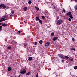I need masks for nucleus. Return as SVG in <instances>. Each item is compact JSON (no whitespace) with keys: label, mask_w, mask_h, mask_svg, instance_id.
I'll use <instances>...</instances> for the list:
<instances>
[{"label":"nucleus","mask_w":77,"mask_h":77,"mask_svg":"<svg viewBox=\"0 0 77 77\" xmlns=\"http://www.w3.org/2000/svg\"><path fill=\"white\" fill-rule=\"evenodd\" d=\"M75 10H77V5H76L74 7Z\"/></svg>","instance_id":"nucleus-23"},{"label":"nucleus","mask_w":77,"mask_h":77,"mask_svg":"<svg viewBox=\"0 0 77 77\" xmlns=\"http://www.w3.org/2000/svg\"><path fill=\"white\" fill-rule=\"evenodd\" d=\"M71 50H74V51H75L76 50L75 48H74L73 47H72L70 48Z\"/></svg>","instance_id":"nucleus-17"},{"label":"nucleus","mask_w":77,"mask_h":77,"mask_svg":"<svg viewBox=\"0 0 77 77\" xmlns=\"http://www.w3.org/2000/svg\"><path fill=\"white\" fill-rule=\"evenodd\" d=\"M58 56L60 57L61 58V59H65V57H63V56L62 55L58 54Z\"/></svg>","instance_id":"nucleus-3"},{"label":"nucleus","mask_w":77,"mask_h":77,"mask_svg":"<svg viewBox=\"0 0 77 77\" xmlns=\"http://www.w3.org/2000/svg\"><path fill=\"white\" fill-rule=\"evenodd\" d=\"M2 24V23H0V25H1V24Z\"/></svg>","instance_id":"nucleus-49"},{"label":"nucleus","mask_w":77,"mask_h":77,"mask_svg":"<svg viewBox=\"0 0 77 77\" xmlns=\"http://www.w3.org/2000/svg\"><path fill=\"white\" fill-rule=\"evenodd\" d=\"M1 8H0V9Z\"/></svg>","instance_id":"nucleus-53"},{"label":"nucleus","mask_w":77,"mask_h":77,"mask_svg":"<svg viewBox=\"0 0 77 77\" xmlns=\"http://www.w3.org/2000/svg\"><path fill=\"white\" fill-rule=\"evenodd\" d=\"M13 77H17L16 76H13Z\"/></svg>","instance_id":"nucleus-48"},{"label":"nucleus","mask_w":77,"mask_h":77,"mask_svg":"<svg viewBox=\"0 0 77 77\" xmlns=\"http://www.w3.org/2000/svg\"><path fill=\"white\" fill-rule=\"evenodd\" d=\"M4 6V4H0V8H2Z\"/></svg>","instance_id":"nucleus-18"},{"label":"nucleus","mask_w":77,"mask_h":77,"mask_svg":"<svg viewBox=\"0 0 77 77\" xmlns=\"http://www.w3.org/2000/svg\"><path fill=\"white\" fill-rule=\"evenodd\" d=\"M39 58V57H37V60H38V58Z\"/></svg>","instance_id":"nucleus-50"},{"label":"nucleus","mask_w":77,"mask_h":77,"mask_svg":"<svg viewBox=\"0 0 77 77\" xmlns=\"http://www.w3.org/2000/svg\"><path fill=\"white\" fill-rule=\"evenodd\" d=\"M64 57L65 58H66V59H69V57L67 56H65Z\"/></svg>","instance_id":"nucleus-20"},{"label":"nucleus","mask_w":77,"mask_h":77,"mask_svg":"<svg viewBox=\"0 0 77 77\" xmlns=\"http://www.w3.org/2000/svg\"><path fill=\"white\" fill-rule=\"evenodd\" d=\"M7 49L8 50H11L12 49V47L11 46L8 47L7 48Z\"/></svg>","instance_id":"nucleus-14"},{"label":"nucleus","mask_w":77,"mask_h":77,"mask_svg":"<svg viewBox=\"0 0 77 77\" xmlns=\"http://www.w3.org/2000/svg\"><path fill=\"white\" fill-rule=\"evenodd\" d=\"M23 71H21L20 72V74H24L26 72V70L24 69H23Z\"/></svg>","instance_id":"nucleus-2"},{"label":"nucleus","mask_w":77,"mask_h":77,"mask_svg":"<svg viewBox=\"0 0 77 77\" xmlns=\"http://www.w3.org/2000/svg\"><path fill=\"white\" fill-rule=\"evenodd\" d=\"M29 0V1H31V0Z\"/></svg>","instance_id":"nucleus-52"},{"label":"nucleus","mask_w":77,"mask_h":77,"mask_svg":"<svg viewBox=\"0 0 77 77\" xmlns=\"http://www.w3.org/2000/svg\"><path fill=\"white\" fill-rule=\"evenodd\" d=\"M69 17H70L71 19H72L73 18V16L72 15H71L70 16H69Z\"/></svg>","instance_id":"nucleus-28"},{"label":"nucleus","mask_w":77,"mask_h":77,"mask_svg":"<svg viewBox=\"0 0 77 77\" xmlns=\"http://www.w3.org/2000/svg\"><path fill=\"white\" fill-rule=\"evenodd\" d=\"M58 38V37H55L53 39V41H56V40H57V39Z\"/></svg>","instance_id":"nucleus-9"},{"label":"nucleus","mask_w":77,"mask_h":77,"mask_svg":"<svg viewBox=\"0 0 77 77\" xmlns=\"http://www.w3.org/2000/svg\"><path fill=\"white\" fill-rule=\"evenodd\" d=\"M23 11H26L27 10V7H25L23 8Z\"/></svg>","instance_id":"nucleus-10"},{"label":"nucleus","mask_w":77,"mask_h":77,"mask_svg":"<svg viewBox=\"0 0 77 77\" xmlns=\"http://www.w3.org/2000/svg\"><path fill=\"white\" fill-rule=\"evenodd\" d=\"M24 45H25V46H27V43L25 44Z\"/></svg>","instance_id":"nucleus-39"},{"label":"nucleus","mask_w":77,"mask_h":77,"mask_svg":"<svg viewBox=\"0 0 77 77\" xmlns=\"http://www.w3.org/2000/svg\"><path fill=\"white\" fill-rule=\"evenodd\" d=\"M32 60V58L31 57H29L28 59V60L29 61H31Z\"/></svg>","instance_id":"nucleus-16"},{"label":"nucleus","mask_w":77,"mask_h":77,"mask_svg":"<svg viewBox=\"0 0 77 77\" xmlns=\"http://www.w3.org/2000/svg\"><path fill=\"white\" fill-rule=\"evenodd\" d=\"M71 15V13L70 12H69L66 14L67 16H68V15Z\"/></svg>","instance_id":"nucleus-8"},{"label":"nucleus","mask_w":77,"mask_h":77,"mask_svg":"<svg viewBox=\"0 0 77 77\" xmlns=\"http://www.w3.org/2000/svg\"><path fill=\"white\" fill-rule=\"evenodd\" d=\"M68 20L69 21H71V18H69Z\"/></svg>","instance_id":"nucleus-33"},{"label":"nucleus","mask_w":77,"mask_h":77,"mask_svg":"<svg viewBox=\"0 0 77 77\" xmlns=\"http://www.w3.org/2000/svg\"><path fill=\"white\" fill-rule=\"evenodd\" d=\"M43 42V41L42 40H40L39 42V43L40 44H42Z\"/></svg>","instance_id":"nucleus-22"},{"label":"nucleus","mask_w":77,"mask_h":77,"mask_svg":"<svg viewBox=\"0 0 77 77\" xmlns=\"http://www.w3.org/2000/svg\"><path fill=\"white\" fill-rule=\"evenodd\" d=\"M6 9H9V7H7V8Z\"/></svg>","instance_id":"nucleus-42"},{"label":"nucleus","mask_w":77,"mask_h":77,"mask_svg":"<svg viewBox=\"0 0 77 77\" xmlns=\"http://www.w3.org/2000/svg\"><path fill=\"white\" fill-rule=\"evenodd\" d=\"M42 19H44L45 18V17H44V16H42Z\"/></svg>","instance_id":"nucleus-32"},{"label":"nucleus","mask_w":77,"mask_h":77,"mask_svg":"<svg viewBox=\"0 0 77 77\" xmlns=\"http://www.w3.org/2000/svg\"><path fill=\"white\" fill-rule=\"evenodd\" d=\"M63 22V21L62 20H59L58 22H57V24L58 25H60V24H62Z\"/></svg>","instance_id":"nucleus-1"},{"label":"nucleus","mask_w":77,"mask_h":77,"mask_svg":"<svg viewBox=\"0 0 77 77\" xmlns=\"http://www.w3.org/2000/svg\"><path fill=\"white\" fill-rule=\"evenodd\" d=\"M75 2H77V0H75Z\"/></svg>","instance_id":"nucleus-44"},{"label":"nucleus","mask_w":77,"mask_h":77,"mask_svg":"<svg viewBox=\"0 0 77 77\" xmlns=\"http://www.w3.org/2000/svg\"><path fill=\"white\" fill-rule=\"evenodd\" d=\"M10 17H14V15L11 14L10 15Z\"/></svg>","instance_id":"nucleus-36"},{"label":"nucleus","mask_w":77,"mask_h":77,"mask_svg":"<svg viewBox=\"0 0 77 77\" xmlns=\"http://www.w3.org/2000/svg\"><path fill=\"white\" fill-rule=\"evenodd\" d=\"M25 69H27V68H26V67L25 66Z\"/></svg>","instance_id":"nucleus-47"},{"label":"nucleus","mask_w":77,"mask_h":77,"mask_svg":"<svg viewBox=\"0 0 77 77\" xmlns=\"http://www.w3.org/2000/svg\"><path fill=\"white\" fill-rule=\"evenodd\" d=\"M49 45H50V42H48L45 44V46L46 47H48V46H49Z\"/></svg>","instance_id":"nucleus-5"},{"label":"nucleus","mask_w":77,"mask_h":77,"mask_svg":"<svg viewBox=\"0 0 77 77\" xmlns=\"http://www.w3.org/2000/svg\"><path fill=\"white\" fill-rule=\"evenodd\" d=\"M36 77H39V75H38V73L36 74Z\"/></svg>","instance_id":"nucleus-35"},{"label":"nucleus","mask_w":77,"mask_h":77,"mask_svg":"<svg viewBox=\"0 0 77 77\" xmlns=\"http://www.w3.org/2000/svg\"><path fill=\"white\" fill-rule=\"evenodd\" d=\"M7 14V13L6 12H5V15H6Z\"/></svg>","instance_id":"nucleus-43"},{"label":"nucleus","mask_w":77,"mask_h":77,"mask_svg":"<svg viewBox=\"0 0 77 77\" xmlns=\"http://www.w3.org/2000/svg\"><path fill=\"white\" fill-rule=\"evenodd\" d=\"M34 7L35 9H36L37 11H39V8L37 7H36V6H35Z\"/></svg>","instance_id":"nucleus-11"},{"label":"nucleus","mask_w":77,"mask_h":77,"mask_svg":"<svg viewBox=\"0 0 77 77\" xmlns=\"http://www.w3.org/2000/svg\"><path fill=\"white\" fill-rule=\"evenodd\" d=\"M74 38H72V40L73 41H74Z\"/></svg>","instance_id":"nucleus-41"},{"label":"nucleus","mask_w":77,"mask_h":77,"mask_svg":"<svg viewBox=\"0 0 77 77\" xmlns=\"http://www.w3.org/2000/svg\"><path fill=\"white\" fill-rule=\"evenodd\" d=\"M69 8H71V7H70V6H69Z\"/></svg>","instance_id":"nucleus-51"},{"label":"nucleus","mask_w":77,"mask_h":77,"mask_svg":"<svg viewBox=\"0 0 77 77\" xmlns=\"http://www.w3.org/2000/svg\"><path fill=\"white\" fill-rule=\"evenodd\" d=\"M28 3H29V4H31V3H32V1H29Z\"/></svg>","instance_id":"nucleus-27"},{"label":"nucleus","mask_w":77,"mask_h":77,"mask_svg":"<svg viewBox=\"0 0 77 77\" xmlns=\"http://www.w3.org/2000/svg\"><path fill=\"white\" fill-rule=\"evenodd\" d=\"M37 44H38V43H37V42H35V45H37Z\"/></svg>","instance_id":"nucleus-31"},{"label":"nucleus","mask_w":77,"mask_h":77,"mask_svg":"<svg viewBox=\"0 0 77 77\" xmlns=\"http://www.w3.org/2000/svg\"><path fill=\"white\" fill-rule=\"evenodd\" d=\"M35 20L37 21H39V20H40V19H39V17L38 16L36 17Z\"/></svg>","instance_id":"nucleus-6"},{"label":"nucleus","mask_w":77,"mask_h":77,"mask_svg":"<svg viewBox=\"0 0 77 77\" xmlns=\"http://www.w3.org/2000/svg\"><path fill=\"white\" fill-rule=\"evenodd\" d=\"M51 36H54V32H52V33L51 34Z\"/></svg>","instance_id":"nucleus-24"},{"label":"nucleus","mask_w":77,"mask_h":77,"mask_svg":"<svg viewBox=\"0 0 77 77\" xmlns=\"http://www.w3.org/2000/svg\"><path fill=\"white\" fill-rule=\"evenodd\" d=\"M61 61H62V62H65V60H62Z\"/></svg>","instance_id":"nucleus-38"},{"label":"nucleus","mask_w":77,"mask_h":77,"mask_svg":"<svg viewBox=\"0 0 77 77\" xmlns=\"http://www.w3.org/2000/svg\"><path fill=\"white\" fill-rule=\"evenodd\" d=\"M3 17H4V18H8V15H5V16H3Z\"/></svg>","instance_id":"nucleus-19"},{"label":"nucleus","mask_w":77,"mask_h":77,"mask_svg":"<svg viewBox=\"0 0 77 77\" xmlns=\"http://www.w3.org/2000/svg\"><path fill=\"white\" fill-rule=\"evenodd\" d=\"M6 19H5L4 17L1 18L0 20V22H2V21H5L6 20Z\"/></svg>","instance_id":"nucleus-4"},{"label":"nucleus","mask_w":77,"mask_h":77,"mask_svg":"<svg viewBox=\"0 0 77 77\" xmlns=\"http://www.w3.org/2000/svg\"><path fill=\"white\" fill-rule=\"evenodd\" d=\"M69 60L72 61L73 60H74L72 59H71V58H69Z\"/></svg>","instance_id":"nucleus-21"},{"label":"nucleus","mask_w":77,"mask_h":77,"mask_svg":"<svg viewBox=\"0 0 77 77\" xmlns=\"http://www.w3.org/2000/svg\"><path fill=\"white\" fill-rule=\"evenodd\" d=\"M2 26H0V32H1V31H2Z\"/></svg>","instance_id":"nucleus-26"},{"label":"nucleus","mask_w":77,"mask_h":77,"mask_svg":"<svg viewBox=\"0 0 77 77\" xmlns=\"http://www.w3.org/2000/svg\"><path fill=\"white\" fill-rule=\"evenodd\" d=\"M31 73V72L29 71L28 73H26V75H29Z\"/></svg>","instance_id":"nucleus-12"},{"label":"nucleus","mask_w":77,"mask_h":77,"mask_svg":"<svg viewBox=\"0 0 77 77\" xmlns=\"http://www.w3.org/2000/svg\"><path fill=\"white\" fill-rule=\"evenodd\" d=\"M18 33L19 34H20V33H21V31L20 30L19 31Z\"/></svg>","instance_id":"nucleus-37"},{"label":"nucleus","mask_w":77,"mask_h":77,"mask_svg":"<svg viewBox=\"0 0 77 77\" xmlns=\"http://www.w3.org/2000/svg\"><path fill=\"white\" fill-rule=\"evenodd\" d=\"M21 77V75H19V76H18V77Z\"/></svg>","instance_id":"nucleus-45"},{"label":"nucleus","mask_w":77,"mask_h":77,"mask_svg":"<svg viewBox=\"0 0 77 77\" xmlns=\"http://www.w3.org/2000/svg\"><path fill=\"white\" fill-rule=\"evenodd\" d=\"M57 20H58V19H59V17L58 16L57 17Z\"/></svg>","instance_id":"nucleus-40"},{"label":"nucleus","mask_w":77,"mask_h":77,"mask_svg":"<svg viewBox=\"0 0 77 77\" xmlns=\"http://www.w3.org/2000/svg\"><path fill=\"white\" fill-rule=\"evenodd\" d=\"M39 23H40V24H43V23H42V21L41 20H39Z\"/></svg>","instance_id":"nucleus-13"},{"label":"nucleus","mask_w":77,"mask_h":77,"mask_svg":"<svg viewBox=\"0 0 77 77\" xmlns=\"http://www.w3.org/2000/svg\"><path fill=\"white\" fill-rule=\"evenodd\" d=\"M14 11L13 10L12 11H11V14H14Z\"/></svg>","instance_id":"nucleus-34"},{"label":"nucleus","mask_w":77,"mask_h":77,"mask_svg":"<svg viewBox=\"0 0 77 77\" xmlns=\"http://www.w3.org/2000/svg\"><path fill=\"white\" fill-rule=\"evenodd\" d=\"M63 11L64 13L66 12V11H65V10L64 9H63Z\"/></svg>","instance_id":"nucleus-29"},{"label":"nucleus","mask_w":77,"mask_h":77,"mask_svg":"<svg viewBox=\"0 0 77 77\" xmlns=\"http://www.w3.org/2000/svg\"><path fill=\"white\" fill-rule=\"evenodd\" d=\"M6 8V6L5 5H4V6H3V9H5V8Z\"/></svg>","instance_id":"nucleus-25"},{"label":"nucleus","mask_w":77,"mask_h":77,"mask_svg":"<svg viewBox=\"0 0 77 77\" xmlns=\"http://www.w3.org/2000/svg\"><path fill=\"white\" fill-rule=\"evenodd\" d=\"M11 69H12V68L11 67H9L8 68V70L9 71H11Z\"/></svg>","instance_id":"nucleus-7"},{"label":"nucleus","mask_w":77,"mask_h":77,"mask_svg":"<svg viewBox=\"0 0 77 77\" xmlns=\"http://www.w3.org/2000/svg\"><path fill=\"white\" fill-rule=\"evenodd\" d=\"M8 44H10V42H8Z\"/></svg>","instance_id":"nucleus-46"},{"label":"nucleus","mask_w":77,"mask_h":77,"mask_svg":"<svg viewBox=\"0 0 77 77\" xmlns=\"http://www.w3.org/2000/svg\"><path fill=\"white\" fill-rule=\"evenodd\" d=\"M74 69H77V66H75L74 67Z\"/></svg>","instance_id":"nucleus-30"},{"label":"nucleus","mask_w":77,"mask_h":77,"mask_svg":"<svg viewBox=\"0 0 77 77\" xmlns=\"http://www.w3.org/2000/svg\"><path fill=\"white\" fill-rule=\"evenodd\" d=\"M2 26H3V27H6V26H7V24L4 23L2 25Z\"/></svg>","instance_id":"nucleus-15"}]
</instances>
